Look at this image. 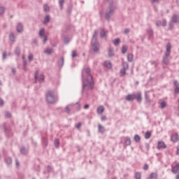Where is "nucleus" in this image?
<instances>
[{
	"label": "nucleus",
	"instance_id": "1",
	"mask_svg": "<svg viewBox=\"0 0 179 179\" xmlns=\"http://www.w3.org/2000/svg\"><path fill=\"white\" fill-rule=\"evenodd\" d=\"M85 73L87 75V79L83 80V86H90V87H93V76L90 73V69L87 68L85 70Z\"/></svg>",
	"mask_w": 179,
	"mask_h": 179
},
{
	"label": "nucleus",
	"instance_id": "2",
	"mask_svg": "<svg viewBox=\"0 0 179 179\" xmlns=\"http://www.w3.org/2000/svg\"><path fill=\"white\" fill-rule=\"evenodd\" d=\"M96 40H97L96 36L94 35L92 41V49L93 50V51H97L99 48V43L96 42Z\"/></svg>",
	"mask_w": 179,
	"mask_h": 179
},
{
	"label": "nucleus",
	"instance_id": "3",
	"mask_svg": "<svg viewBox=\"0 0 179 179\" xmlns=\"http://www.w3.org/2000/svg\"><path fill=\"white\" fill-rule=\"evenodd\" d=\"M46 100L48 103H55V96L52 92H48L46 95Z\"/></svg>",
	"mask_w": 179,
	"mask_h": 179
},
{
	"label": "nucleus",
	"instance_id": "4",
	"mask_svg": "<svg viewBox=\"0 0 179 179\" xmlns=\"http://www.w3.org/2000/svg\"><path fill=\"white\" fill-rule=\"evenodd\" d=\"M35 79L39 82H44V75L43 73H38V71H36Z\"/></svg>",
	"mask_w": 179,
	"mask_h": 179
},
{
	"label": "nucleus",
	"instance_id": "5",
	"mask_svg": "<svg viewBox=\"0 0 179 179\" xmlns=\"http://www.w3.org/2000/svg\"><path fill=\"white\" fill-rule=\"evenodd\" d=\"M129 68L128 63H123V69H121L120 73L122 76H124L127 72V69Z\"/></svg>",
	"mask_w": 179,
	"mask_h": 179
},
{
	"label": "nucleus",
	"instance_id": "6",
	"mask_svg": "<svg viewBox=\"0 0 179 179\" xmlns=\"http://www.w3.org/2000/svg\"><path fill=\"white\" fill-rule=\"evenodd\" d=\"M171 141L172 142H178L179 141V136H178V134L176 133V134H173L171 137Z\"/></svg>",
	"mask_w": 179,
	"mask_h": 179
},
{
	"label": "nucleus",
	"instance_id": "7",
	"mask_svg": "<svg viewBox=\"0 0 179 179\" xmlns=\"http://www.w3.org/2000/svg\"><path fill=\"white\" fill-rule=\"evenodd\" d=\"M157 148V149H159V150H160V149H166V143H164V142H163V141H159Z\"/></svg>",
	"mask_w": 179,
	"mask_h": 179
},
{
	"label": "nucleus",
	"instance_id": "8",
	"mask_svg": "<svg viewBox=\"0 0 179 179\" xmlns=\"http://www.w3.org/2000/svg\"><path fill=\"white\" fill-rule=\"evenodd\" d=\"M136 99V95L135 94H129L126 96V100L127 101H132L133 100H135Z\"/></svg>",
	"mask_w": 179,
	"mask_h": 179
},
{
	"label": "nucleus",
	"instance_id": "9",
	"mask_svg": "<svg viewBox=\"0 0 179 179\" xmlns=\"http://www.w3.org/2000/svg\"><path fill=\"white\" fill-rule=\"evenodd\" d=\"M171 50V44L168 43L166 45V57H169L170 55V51Z\"/></svg>",
	"mask_w": 179,
	"mask_h": 179
},
{
	"label": "nucleus",
	"instance_id": "10",
	"mask_svg": "<svg viewBox=\"0 0 179 179\" xmlns=\"http://www.w3.org/2000/svg\"><path fill=\"white\" fill-rule=\"evenodd\" d=\"M104 66L107 68L108 69H111L113 68V64H111V62L109 61H106L104 62Z\"/></svg>",
	"mask_w": 179,
	"mask_h": 179
},
{
	"label": "nucleus",
	"instance_id": "11",
	"mask_svg": "<svg viewBox=\"0 0 179 179\" xmlns=\"http://www.w3.org/2000/svg\"><path fill=\"white\" fill-rule=\"evenodd\" d=\"M173 85L175 86V92L179 93L178 81L177 80L173 81Z\"/></svg>",
	"mask_w": 179,
	"mask_h": 179
},
{
	"label": "nucleus",
	"instance_id": "12",
	"mask_svg": "<svg viewBox=\"0 0 179 179\" xmlns=\"http://www.w3.org/2000/svg\"><path fill=\"white\" fill-rule=\"evenodd\" d=\"M178 170H179V164H176V166H173L172 169H171V171H172V173L176 174V173H178Z\"/></svg>",
	"mask_w": 179,
	"mask_h": 179
},
{
	"label": "nucleus",
	"instance_id": "13",
	"mask_svg": "<svg viewBox=\"0 0 179 179\" xmlns=\"http://www.w3.org/2000/svg\"><path fill=\"white\" fill-rule=\"evenodd\" d=\"M104 113V106H100L97 108V113L98 114H103Z\"/></svg>",
	"mask_w": 179,
	"mask_h": 179
},
{
	"label": "nucleus",
	"instance_id": "14",
	"mask_svg": "<svg viewBox=\"0 0 179 179\" xmlns=\"http://www.w3.org/2000/svg\"><path fill=\"white\" fill-rule=\"evenodd\" d=\"M17 31L18 33H22V31H23V25H22V24H18L17 26Z\"/></svg>",
	"mask_w": 179,
	"mask_h": 179
},
{
	"label": "nucleus",
	"instance_id": "15",
	"mask_svg": "<svg viewBox=\"0 0 179 179\" xmlns=\"http://www.w3.org/2000/svg\"><path fill=\"white\" fill-rule=\"evenodd\" d=\"M135 96L137 101H142V94L141 93H137Z\"/></svg>",
	"mask_w": 179,
	"mask_h": 179
},
{
	"label": "nucleus",
	"instance_id": "16",
	"mask_svg": "<svg viewBox=\"0 0 179 179\" xmlns=\"http://www.w3.org/2000/svg\"><path fill=\"white\" fill-rule=\"evenodd\" d=\"M151 136H152V133L150 131H147L145 134V139H150Z\"/></svg>",
	"mask_w": 179,
	"mask_h": 179
},
{
	"label": "nucleus",
	"instance_id": "17",
	"mask_svg": "<svg viewBox=\"0 0 179 179\" xmlns=\"http://www.w3.org/2000/svg\"><path fill=\"white\" fill-rule=\"evenodd\" d=\"M127 59L129 62H132V61H134V55H131V54L128 55Z\"/></svg>",
	"mask_w": 179,
	"mask_h": 179
},
{
	"label": "nucleus",
	"instance_id": "18",
	"mask_svg": "<svg viewBox=\"0 0 179 179\" xmlns=\"http://www.w3.org/2000/svg\"><path fill=\"white\" fill-rule=\"evenodd\" d=\"M134 141H135V142H137V143L141 142V136L138 134H136L134 136Z\"/></svg>",
	"mask_w": 179,
	"mask_h": 179
},
{
	"label": "nucleus",
	"instance_id": "19",
	"mask_svg": "<svg viewBox=\"0 0 179 179\" xmlns=\"http://www.w3.org/2000/svg\"><path fill=\"white\" fill-rule=\"evenodd\" d=\"M161 108H165V107L167 106V103L166 101H162L159 103Z\"/></svg>",
	"mask_w": 179,
	"mask_h": 179
},
{
	"label": "nucleus",
	"instance_id": "20",
	"mask_svg": "<svg viewBox=\"0 0 179 179\" xmlns=\"http://www.w3.org/2000/svg\"><path fill=\"white\" fill-rule=\"evenodd\" d=\"M98 129L101 134L104 132V127L101 126V124H99Z\"/></svg>",
	"mask_w": 179,
	"mask_h": 179
},
{
	"label": "nucleus",
	"instance_id": "21",
	"mask_svg": "<svg viewBox=\"0 0 179 179\" xmlns=\"http://www.w3.org/2000/svg\"><path fill=\"white\" fill-rule=\"evenodd\" d=\"M114 55V49L110 48L108 50V56L109 57H113Z\"/></svg>",
	"mask_w": 179,
	"mask_h": 179
},
{
	"label": "nucleus",
	"instance_id": "22",
	"mask_svg": "<svg viewBox=\"0 0 179 179\" xmlns=\"http://www.w3.org/2000/svg\"><path fill=\"white\" fill-rule=\"evenodd\" d=\"M127 51H128V46H127V45L123 46L122 48V54H125V52H127Z\"/></svg>",
	"mask_w": 179,
	"mask_h": 179
},
{
	"label": "nucleus",
	"instance_id": "23",
	"mask_svg": "<svg viewBox=\"0 0 179 179\" xmlns=\"http://www.w3.org/2000/svg\"><path fill=\"white\" fill-rule=\"evenodd\" d=\"M9 38H10V41H12L13 43H15V35H13V34H10Z\"/></svg>",
	"mask_w": 179,
	"mask_h": 179
},
{
	"label": "nucleus",
	"instance_id": "24",
	"mask_svg": "<svg viewBox=\"0 0 179 179\" xmlns=\"http://www.w3.org/2000/svg\"><path fill=\"white\" fill-rule=\"evenodd\" d=\"M172 22H173V23H177V22H178V17H177L176 15H173L172 18Z\"/></svg>",
	"mask_w": 179,
	"mask_h": 179
},
{
	"label": "nucleus",
	"instance_id": "25",
	"mask_svg": "<svg viewBox=\"0 0 179 179\" xmlns=\"http://www.w3.org/2000/svg\"><path fill=\"white\" fill-rule=\"evenodd\" d=\"M150 179H157V173H151L150 176Z\"/></svg>",
	"mask_w": 179,
	"mask_h": 179
},
{
	"label": "nucleus",
	"instance_id": "26",
	"mask_svg": "<svg viewBox=\"0 0 179 179\" xmlns=\"http://www.w3.org/2000/svg\"><path fill=\"white\" fill-rule=\"evenodd\" d=\"M120 43H121V41L120 40V38H117L115 41H113V44L115 45H118V44H120Z\"/></svg>",
	"mask_w": 179,
	"mask_h": 179
},
{
	"label": "nucleus",
	"instance_id": "27",
	"mask_svg": "<svg viewBox=\"0 0 179 179\" xmlns=\"http://www.w3.org/2000/svg\"><path fill=\"white\" fill-rule=\"evenodd\" d=\"M50 22V15H46L44 20L43 23L46 24Z\"/></svg>",
	"mask_w": 179,
	"mask_h": 179
},
{
	"label": "nucleus",
	"instance_id": "28",
	"mask_svg": "<svg viewBox=\"0 0 179 179\" xmlns=\"http://www.w3.org/2000/svg\"><path fill=\"white\" fill-rule=\"evenodd\" d=\"M101 37L102 38L106 37V31H104V29H102L101 31Z\"/></svg>",
	"mask_w": 179,
	"mask_h": 179
},
{
	"label": "nucleus",
	"instance_id": "29",
	"mask_svg": "<svg viewBox=\"0 0 179 179\" xmlns=\"http://www.w3.org/2000/svg\"><path fill=\"white\" fill-rule=\"evenodd\" d=\"M44 10L45 12H48V10H50V7L48 5H44Z\"/></svg>",
	"mask_w": 179,
	"mask_h": 179
},
{
	"label": "nucleus",
	"instance_id": "30",
	"mask_svg": "<svg viewBox=\"0 0 179 179\" xmlns=\"http://www.w3.org/2000/svg\"><path fill=\"white\" fill-rule=\"evenodd\" d=\"M45 54H51L52 53V49H47L45 51Z\"/></svg>",
	"mask_w": 179,
	"mask_h": 179
},
{
	"label": "nucleus",
	"instance_id": "31",
	"mask_svg": "<svg viewBox=\"0 0 179 179\" xmlns=\"http://www.w3.org/2000/svg\"><path fill=\"white\" fill-rule=\"evenodd\" d=\"M65 2V0H59V5L61 9H62V5H64V3Z\"/></svg>",
	"mask_w": 179,
	"mask_h": 179
},
{
	"label": "nucleus",
	"instance_id": "32",
	"mask_svg": "<svg viewBox=\"0 0 179 179\" xmlns=\"http://www.w3.org/2000/svg\"><path fill=\"white\" fill-rule=\"evenodd\" d=\"M141 173H136V179H141Z\"/></svg>",
	"mask_w": 179,
	"mask_h": 179
},
{
	"label": "nucleus",
	"instance_id": "33",
	"mask_svg": "<svg viewBox=\"0 0 179 179\" xmlns=\"http://www.w3.org/2000/svg\"><path fill=\"white\" fill-rule=\"evenodd\" d=\"M44 33H45V31L44 29H41L39 32V36H41V37H43V36H44Z\"/></svg>",
	"mask_w": 179,
	"mask_h": 179
},
{
	"label": "nucleus",
	"instance_id": "34",
	"mask_svg": "<svg viewBox=\"0 0 179 179\" xmlns=\"http://www.w3.org/2000/svg\"><path fill=\"white\" fill-rule=\"evenodd\" d=\"M59 145V141L58 139L55 141V145L56 146V148H57V146Z\"/></svg>",
	"mask_w": 179,
	"mask_h": 179
},
{
	"label": "nucleus",
	"instance_id": "35",
	"mask_svg": "<svg viewBox=\"0 0 179 179\" xmlns=\"http://www.w3.org/2000/svg\"><path fill=\"white\" fill-rule=\"evenodd\" d=\"M5 12V8L0 7V15H2Z\"/></svg>",
	"mask_w": 179,
	"mask_h": 179
},
{
	"label": "nucleus",
	"instance_id": "36",
	"mask_svg": "<svg viewBox=\"0 0 179 179\" xmlns=\"http://www.w3.org/2000/svg\"><path fill=\"white\" fill-rule=\"evenodd\" d=\"M29 61H33L34 56L32 54H29Z\"/></svg>",
	"mask_w": 179,
	"mask_h": 179
},
{
	"label": "nucleus",
	"instance_id": "37",
	"mask_svg": "<svg viewBox=\"0 0 179 179\" xmlns=\"http://www.w3.org/2000/svg\"><path fill=\"white\" fill-rule=\"evenodd\" d=\"M167 57L168 56H166V57L164 58V64H169V58Z\"/></svg>",
	"mask_w": 179,
	"mask_h": 179
},
{
	"label": "nucleus",
	"instance_id": "38",
	"mask_svg": "<svg viewBox=\"0 0 179 179\" xmlns=\"http://www.w3.org/2000/svg\"><path fill=\"white\" fill-rule=\"evenodd\" d=\"M125 143H127V145H131V138H127Z\"/></svg>",
	"mask_w": 179,
	"mask_h": 179
},
{
	"label": "nucleus",
	"instance_id": "39",
	"mask_svg": "<svg viewBox=\"0 0 179 179\" xmlns=\"http://www.w3.org/2000/svg\"><path fill=\"white\" fill-rule=\"evenodd\" d=\"M72 57L73 58H75V57H78V54L76 53V51H73Z\"/></svg>",
	"mask_w": 179,
	"mask_h": 179
},
{
	"label": "nucleus",
	"instance_id": "40",
	"mask_svg": "<svg viewBox=\"0 0 179 179\" xmlns=\"http://www.w3.org/2000/svg\"><path fill=\"white\" fill-rule=\"evenodd\" d=\"M157 26H163V24H162V21H157Z\"/></svg>",
	"mask_w": 179,
	"mask_h": 179
},
{
	"label": "nucleus",
	"instance_id": "41",
	"mask_svg": "<svg viewBox=\"0 0 179 179\" xmlns=\"http://www.w3.org/2000/svg\"><path fill=\"white\" fill-rule=\"evenodd\" d=\"M101 121H106V120H107V117L103 115V116H102V117H101Z\"/></svg>",
	"mask_w": 179,
	"mask_h": 179
},
{
	"label": "nucleus",
	"instance_id": "42",
	"mask_svg": "<svg viewBox=\"0 0 179 179\" xmlns=\"http://www.w3.org/2000/svg\"><path fill=\"white\" fill-rule=\"evenodd\" d=\"M148 169H149V166H148V164H145L143 166V169L144 170H148Z\"/></svg>",
	"mask_w": 179,
	"mask_h": 179
},
{
	"label": "nucleus",
	"instance_id": "43",
	"mask_svg": "<svg viewBox=\"0 0 179 179\" xmlns=\"http://www.w3.org/2000/svg\"><path fill=\"white\" fill-rule=\"evenodd\" d=\"M162 26H166V24H167V22H166V20H163L162 23Z\"/></svg>",
	"mask_w": 179,
	"mask_h": 179
},
{
	"label": "nucleus",
	"instance_id": "44",
	"mask_svg": "<svg viewBox=\"0 0 179 179\" xmlns=\"http://www.w3.org/2000/svg\"><path fill=\"white\" fill-rule=\"evenodd\" d=\"M15 53L19 55L20 54V50L19 49H17L16 51H15Z\"/></svg>",
	"mask_w": 179,
	"mask_h": 179
},
{
	"label": "nucleus",
	"instance_id": "45",
	"mask_svg": "<svg viewBox=\"0 0 179 179\" xmlns=\"http://www.w3.org/2000/svg\"><path fill=\"white\" fill-rule=\"evenodd\" d=\"M124 33H125V34H128V33H129V29H126L124 30Z\"/></svg>",
	"mask_w": 179,
	"mask_h": 179
},
{
	"label": "nucleus",
	"instance_id": "46",
	"mask_svg": "<svg viewBox=\"0 0 179 179\" xmlns=\"http://www.w3.org/2000/svg\"><path fill=\"white\" fill-rule=\"evenodd\" d=\"M0 106H3V100L0 99Z\"/></svg>",
	"mask_w": 179,
	"mask_h": 179
},
{
	"label": "nucleus",
	"instance_id": "47",
	"mask_svg": "<svg viewBox=\"0 0 179 179\" xmlns=\"http://www.w3.org/2000/svg\"><path fill=\"white\" fill-rule=\"evenodd\" d=\"M6 117H7V118L10 117V113H6Z\"/></svg>",
	"mask_w": 179,
	"mask_h": 179
},
{
	"label": "nucleus",
	"instance_id": "48",
	"mask_svg": "<svg viewBox=\"0 0 179 179\" xmlns=\"http://www.w3.org/2000/svg\"><path fill=\"white\" fill-rule=\"evenodd\" d=\"M80 127H82V124L78 123V124L77 125V128L79 129V128H80Z\"/></svg>",
	"mask_w": 179,
	"mask_h": 179
},
{
	"label": "nucleus",
	"instance_id": "49",
	"mask_svg": "<svg viewBox=\"0 0 179 179\" xmlns=\"http://www.w3.org/2000/svg\"><path fill=\"white\" fill-rule=\"evenodd\" d=\"M84 108H85V110L87 109V108H89V105H85V106H84Z\"/></svg>",
	"mask_w": 179,
	"mask_h": 179
},
{
	"label": "nucleus",
	"instance_id": "50",
	"mask_svg": "<svg viewBox=\"0 0 179 179\" xmlns=\"http://www.w3.org/2000/svg\"><path fill=\"white\" fill-rule=\"evenodd\" d=\"M3 58H6V52L3 53Z\"/></svg>",
	"mask_w": 179,
	"mask_h": 179
},
{
	"label": "nucleus",
	"instance_id": "51",
	"mask_svg": "<svg viewBox=\"0 0 179 179\" xmlns=\"http://www.w3.org/2000/svg\"><path fill=\"white\" fill-rule=\"evenodd\" d=\"M48 38H47V36H45L44 38V43H45V41H47Z\"/></svg>",
	"mask_w": 179,
	"mask_h": 179
},
{
	"label": "nucleus",
	"instance_id": "52",
	"mask_svg": "<svg viewBox=\"0 0 179 179\" xmlns=\"http://www.w3.org/2000/svg\"><path fill=\"white\" fill-rule=\"evenodd\" d=\"M176 154L179 155V148L177 149Z\"/></svg>",
	"mask_w": 179,
	"mask_h": 179
},
{
	"label": "nucleus",
	"instance_id": "53",
	"mask_svg": "<svg viewBox=\"0 0 179 179\" xmlns=\"http://www.w3.org/2000/svg\"><path fill=\"white\" fill-rule=\"evenodd\" d=\"M176 179H179V173L176 176Z\"/></svg>",
	"mask_w": 179,
	"mask_h": 179
},
{
	"label": "nucleus",
	"instance_id": "54",
	"mask_svg": "<svg viewBox=\"0 0 179 179\" xmlns=\"http://www.w3.org/2000/svg\"><path fill=\"white\" fill-rule=\"evenodd\" d=\"M16 164L17 166H19V162L17 161H16Z\"/></svg>",
	"mask_w": 179,
	"mask_h": 179
},
{
	"label": "nucleus",
	"instance_id": "55",
	"mask_svg": "<svg viewBox=\"0 0 179 179\" xmlns=\"http://www.w3.org/2000/svg\"><path fill=\"white\" fill-rule=\"evenodd\" d=\"M9 163H12V159H9Z\"/></svg>",
	"mask_w": 179,
	"mask_h": 179
},
{
	"label": "nucleus",
	"instance_id": "56",
	"mask_svg": "<svg viewBox=\"0 0 179 179\" xmlns=\"http://www.w3.org/2000/svg\"><path fill=\"white\" fill-rule=\"evenodd\" d=\"M147 148H148V149H149V145H147Z\"/></svg>",
	"mask_w": 179,
	"mask_h": 179
},
{
	"label": "nucleus",
	"instance_id": "57",
	"mask_svg": "<svg viewBox=\"0 0 179 179\" xmlns=\"http://www.w3.org/2000/svg\"><path fill=\"white\" fill-rule=\"evenodd\" d=\"M157 0H154V2H156Z\"/></svg>",
	"mask_w": 179,
	"mask_h": 179
},
{
	"label": "nucleus",
	"instance_id": "58",
	"mask_svg": "<svg viewBox=\"0 0 179 179\" xmlns=\"http://www.w3.org/2000/svg\"><path fill=\"white\" fill-rule=\"evenodd\" d=\"M0 85H1V81H0Z\"/></svg>",
	"mask_w": 179,
	"mask_h": 179
}]
</instances>
